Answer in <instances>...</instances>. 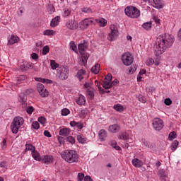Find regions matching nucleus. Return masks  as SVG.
<instances>
[{
	"label": "nucleus",
	"mask_w": 181,
	"mask_h": 181,
	"mask_svg": "<svg viewBox=\"0 0 181 181\" xmlns=\"http://www.w3.org/2000/svg\"><path fill=\"white\" fill-rule=\"evenodd\" d=\"M173 37L169 34H165L159 35L156 42V46L154 48V53L156 56H160L166 52L167 49H169L172 45H173Z\"/></svg>",
	"instance_id": "obj_1"
},
{
	"label": "nucleus",
	"mask_w": 181,
	"mask_h": 181,
	"mask_svg": "<svg viewBox=\"0 0 181 181\" xmlns=\"http://www.w3.org/2000/svg\"><path fill=\"white\" fill-rule=\"evenodd\" d=\"M61 156L68 163H77L79 159L77 151L74 150H66L61 153Z\"/></svg>",
	"instance_id": "obj_2"
},
{
	"label": "nucleus",
	"mask_w": 181,
	"mask_h": 181,
	"mask_svg": "<svg viewBox=\"0 0 181 181\" xmlns=\"http://www.w3.org/2000/svg\"><path fill=\"white\" fill-rule=\"evenodd\" d=\"M87 47H88V43H87L86 41H83V42L79 44L78 46V52L80 54H81V58L79 61V64H81V66H84V64L87 63L88 57H90V54L86 53Z\"/></svg>",
	"instance_id": "obj_3"
},
{
	"label": "nucleus",
	"mask_w": 181,
	"mask_h": 181,
	"mask_svg": "<svg viewBox=\"0 0 181 181\" xmlns=\"http://www.w3.org/2000/svg\"><path fill=\"white\" fill-rule=\"evenodd\" d=\"M24 122L25 120L23 119V117L19 116L14 117L11 125V132L13 134H18L19 129H21V127L23 125Z\"/></svg>",
	"instance_id": "obj_4"
},
{
	"label": "nucleus",
	"mask_w": 181,
	"mask_h": 181,
	"mask_svg": "<svg viewBox=\"0 0 181 181\" xmlns=\"http://www.w3.org/2000/svg\"><path fill=\"white\" fill-rule=\"evenodd\" d=\"M124 13L127 16L132 18V19H136V18L141 16V11L134 6H127L124 9Z\"/></svg>",
	"instance_id": "obj_5"
},
{
	"label": "nucleus",
	"mask_w": 181,
	"mask_h": 181,
	"mask_svg": "<svg viewBox=\"0 0 181 181\" xmlns=\"http://www.w3.org/2000/svg\"><path fill=\"white\" fill-rule=\"evenodd\" d=\"M111 80H112V75L107 74L103 81V88L108 90V88H111L112 86H117V84H118L117 79H115L112 82H111Z\"/></svg>",
	"instance_id": "obj_6"
},
{
	"label": "nucleus",
	"mask_w": 181,
	"mask_h": 181,
	"mask_svg": "<svg viewBox=\"0 0 181 181\" xmlns=\"http://www.w3.org/2000/svg\"><path fill=\"white\" fill-rule=\"evenodd\" d=\"M110 33L107 35V40L110 42H112L118 37V35H119V32L118 31V27L114 24H111L110 25Z\"/></svg>",
	"instance_id": "obj_7"
},
{
	"label": "nucleus",
	"mask_w": 181,
	"mask_h": 181,
	"mask_svg": "<svg viewBox=\"0 0 181 181\" xmlns=\"http://www.w3.org/2000/svg\"><path fill=\"white\" fill-rule=\"evenodd\" d=\"M57 77H58L59 80H67V78H69V68L59 66L57 69Z\"/></svg>",
	"instance_id": "obj_8"
},
{
	"label": "nucleus",
	"mask_w": 181,
	"mask_h": 181,
	"mask_svg": "<svg viewBox=\"0 0 181 181\" xmlns=\"http://www.w3.org/2000/svg\"><path fill=\"white\" fill-rule=\"evenodd\" d=\"M122 60L124 66H131L132 63H134V56L129 52H126L122 54Z\"/></svg>",
	"instance_id": "obj_9"
},
{
	"label": "nucleus",
	"mask_w": 181,
	"mask_h": 181,
	"mask_svg": "<svg viewBox=\"0 0 181 181\" xmlns=\"http://www.w3.org/2000/svg\"><path fill=\"white\" fill-rule=\"evenodd\" d=\"M93 23H94L93 18H85L78 24V29H81V30L87 29V28H88V26Z\"/></svg>",
	"instance_id": "obj_10"
},
{
	"label": "nucleus",
	"mask_w": 181,
	"mask_h": 181,
	"mask_svg": "<svg viewBox=\"0 0 181 181\" xmlns=\"http://www.w3.org/2000/svg\"><path fill=\"white\" fill-rule=\"evenodd\" d=\"M37 90L38 91L40 97L46 98L49 97V91H47V89L45 87V85L38 83L37 85Z\"/></svg>",
	"instance_id": "obj_11"
},
{
	"label": "nucleus",
	"mask_w": 181,
	"mask_h": 181,
	"mask_svg": "<svg viewBox=\"0 0 181 181\" xmlns=\"http://www.w3.org/2000/svg\"><path fill=\"white\" fill-rule=\"evenodd\" d=\"M153 127L156 131H160L163 128V120L159 118H155L153 120Z\"/></svg>",
	"instance_id": "obj_12"
},
{
	"label": "nucleus",
	"mask_w": 181,
	"mask_h": 181,
	"mask_svg": "<svg viewBox=\"0 0 181 181\" xmlns=\"http://www.w3.org/2000/svg\"><path fill=\"white\" fill-rule=\"evenodd\" d=\"M66 28L71 30H74V29H78V23L76 21L71 20L66 22Z\"/></svg>",
	"instance_id": "obj_13"
},
{
	"label": "nucleus",
	"mask_w": 181,
	"mask_h": 181,
	"mask_svg": "<svg viewBox=\"0 0 181 181\" xmlns=\"http://www.w3.org/2000/svg\"><path fill=\"white\" fill-rule=\"evenodd\" d=\"M19 40V37H18L17 35H12L11 37L8 38V45L10 46L12 45H15V43H18Z\"/></svg>",
	"instance_id": "obj_14"
},
{
	"label": "nucleus",
	"mask_w": 181,
	"mask_h": 181,
	"mask_svg": "<svg viewBox=\"0 0 181 181\" xmlns=\"http://www.w3.org/2000/svg\"><path fill=\"white\" fill-rule=\"evenodd\" d=\"M153 3L151 2V5L157 9H162L165 6V4L162 3V0H153Z\"/></svg>",
	"instance_id": "obj_15"
},
{
	"label": "nucleus",
	"mask_w": 181,
	"mask_h": 181,
	"mask_svg": "<svg viewBox=\"0 0 181 181\" xmlns=\"http://www.w3.org/2000/svg\"><path fill=\"white\" fill-rule=\"evenodd\" d=\"M70 132H71V130L65 127L59 129V134L61 136H69V135H70Z\"/></svg>",
	"instance_id": "obj_16"
},
{
	"label": "nucleus",
	"mask_w": 181,
	"mask_h": 181,
	"mask_svg": "<svg viewBox=\"0 0 181 181\" xmlns=\"http://www.w3.org/2000/svg\"><path fill=\"white\" fill-rule=\"evenodd\" d=\"M108 133L105 131V129H100L98 132L99 139L103 142V141H105Z\"/></svg>",
	"instance_id": "obj_17"
},
{
	"label": "nucleus",
	"mask_w": 181,
	"mask_h": 181,
	"mask_svg": "<svg viewBox=\"0 0 181 181\" xmlns=\"http://www.w3.org/2000/svg\"><path fill=\"white\" fill-rule=\"evenodd\" d=\"M120 129L121 128L118 124H112L108 127L109 132H111L112 134H117Z\"/></svg>",
	"instance_id": "obj_18"
},
{
	"label": "nucleus",
	"mask_w": 181,
	"mask_h": 181,
	"mask_svg": "<svg viewBox=\"0 0 181 181\" xmlns=\"http://www.w3.org/2000/svg\"><path fill=\"white\" fill-rule=\"evenodd\" d=\"M132 163L134 168H142L144 166V162L138 158H134Z\"/></svg>",
	"instance_id": "obj_19"
},
{
	"label": "nucleus",
	"mask_w": 181,
	"mask_h": 181,
	"mask_svg": "<svg viewBox=\"0 0 181 181\" xmlns=\"http://www.w3.org/2000/svg\"><path fill=\"white\" fill-rule=\"evenodd\" d=\"M78 105H84L86 104V97L83 95H79L78 98L76 100Z\"/></svg>",
	"instance_id": "obj_20"
},
{
	"label": "nucleus",
	"mask_w": 181,
	"mask_h": 181,
	"mask_svg": "<svg viewBox=\"0 0 181 181\" xmlns=\"http://www.w3.org/2000/svg\"><path fill=\"white\" fill-rule=\"evenodd\" d=\"M59 23L60 16H56L51 21L50 26H52V28H56V26H57V25H59Z\"/></svg>",
	"instance_id": "obj_21"
},
{
	"label": "nucleus",
	"mask_w": 181,
	"mask_h": 181,
	"mask_svg": "<svg viewBox=\"0 0 181 181\" xmlns=\"http://www.w3.org/2000/svg\"><path fill=\"white\" fill-rule=\"evenodd\" d=\"M42 159L45 163H52L53 162V156L50 155L44 156Z\"/></svg>",
	"instance_id": "obj_22"
},
{
	"label": "nucleus",
	"mask_w": 181,
	"mask_h": 181,
	"mask_svg": "<svg viewBox=\"0 0 181 181\" xmlns=\"http://www.w3.org/2000/svg\"><path fill=\"white\" fill-rule=\"evenodd\" d=\"M86 95L89 100L94 99V89L93 88H89L86 90Z\"/></svg>",
	"instance_id": "obj_23"
},
{
	"label": "nucleus",
	"mask_w": 181,
	"mask_h": 181,
	"mask_svg": "<svg viewBox=\"0 0 181 181\" xmlns=\"http://www.w3.org/2000/svg\"><path fill=\"white\" fill-rule=\"evenodd\" d=\"M84 74H86V71L80 69L78 71L76 77L79 80V81H81L84 78Z\"/></svg>",
	"instance_id": "obj_24"
},
{
	"label": "nucleus",
	"mask_w": 181,
	"mask_h": 181,
	"mask_svg": "<svg viewBox=\"0 0 181 181\" xmlns=\"http://www.w3.org/2000/svg\"><path fill=\"white\" fill-rule=\"evenodd\" d=\"M35 81H40L44 84H53V81L50 79H46L42 78H35Z\"/></svg>",
	"instance_id": "obj_25"
},
{
	"label": "nucleus",
	"mask_w": 181,
	"mask_h": 181,
	"mask_svg": "<svg viewBox=\"0 0 181 181\" xmlns=\"http://www.w3.org/2000/svg\"><path fill=\"white\" fill-rule=\"evenodd\" d=\"M43 35L44 36H49V37L54 36V35H56V31L50 29L45 30L43 31Z\"/></svg>",
	"instance_id": "obj_26"
},
{
	"label": "nucleus",
	"mask_w": 181,
	"mask_h": 181,
	"mask_svg": "<svg viewBox=\"0 0 181 181\" xmlns=\"http://www.w3.org/2000/svg\"><path fill=\"white\" fill-rule=\"evenodd\" d=\"M95 21L97 23H99V26H101L102 28L107 26V20L105 18L95 19Z\"/></svg>",
	"instance_id": "obj_27"
},
{
	"label": "nucleus",
	"mask_w": 181,
	"mask_h": 181,
	"mask_svg": "<svg viewBox=\"0 0 181 181\" xmlns=\"http://www.w3.org/2000/svg\"><path fill=\"white\" fill-rule=\"evenodd\" d=\"M118 139L127 141V139H129V134H128V132H122L118 136Z\"/></svg>",
	"instance_id": "obj_28"
},
{
	"label": "nucleus",
	"mask_w": 181,
	"mask_h": 181,
	"mask_svg": "<svg viewBox=\"0 0 181 181\" xmlns=\"http://www.w3.org/2000/svg\"><path fill=\"white\" fill-rule=\"evenodd\" d=\"M158 175L162 180H165L166 177H168V174L166 173V171L163 169L159 170Z\"/></svg>",
	"instance_id": "obj_29"
},
{
	"label": "nucleus",
	"mask_w": 181,
	"mask_h": 181,
	"mask_svg": "<svg viewBox=\"0 0 181 181\" xmlns=\"http://www.w3.org/2000/svg\"><path fill=\"white\" fill-rule=\"evenodd\" d=\"M143 29H145V30H151L152 28V22H146L142 24Z\"/></svg>",
	"instance_id": "obj_30"
},
{
	"label": "nucleus",
	"mask_w": 181,
	"mask_h": 181,
	"mask_svg": "<svg viewBox=\"0 0 181 181\" xmlns=\"http://www.w3.org/2000/svg\"><path fill=\"white\" fill-rule=\"evenodd\" d=\"M77 141L79 144H86V142H87V138H86L83 135L78 134L77 136Z\"/></svg>",
	"instance_id": "obj_31"
},
{
	"label": "nucleus",
	"mask_w": 181,
	"mask_h": 181,
	"mask_svg": "<svg viewBox=\"0 0 181 181\" xmlns=\"http://www.w3.org/2000/svg\"><path fill=\"white\" fill-rule=\"evenodd\" d=\"M155 64V66H159V62H155L153 59L152 58H148L146 59V66H152V64Z\"/></svg>",
	"instance_id": "obj_32"
},
{
	"label": "nucleus",
	"mask_w": 181,
	"mask_h": 181,
	"mask_svg": "<svg viewBox=\"0 0 181 181\" xmlns=\"http://www.w3.org/2000/svg\"><path fill=\"white\" fill-rule=\"evenodd\" d=\"M31 155L33 159H35V160H40V154L39 153V152L34 150L33 152H31Z\"/></svg>",
	"instance_id": "obj_33"
},
{
	"label": "nucleus",
	"mask_w": 181,
	"mask_h": 181,
	"mask_svg": "<svg viewBox=\"0 0 181 181\" xmlns=\"http://www.w3.org/2000/svg\"><path fill=\"white\" fill-rule=\"evenodd\" d=\"M113 108L115 111H118V112H122V111H124V106L121 104L114 105Z\"/></svg>",
	"instance_id": "obj_34"
},
{
	"label": "nucleus",
	"mask_w": 181,
	"mask_h": 181,
	"mask_svg": "<svg viewBox=\"0 0 181 181\" xmlns=\"http://www.w3.org/2000/svg\"><path fill=\"white\" fill-rule=\"evenodd\" d=\"M91 71L94 73V74H98V73H100V64H96L93 66L91 69Z\"/></svg>",
	"instance_id": "obj_35"
},
{
	"label": "nucleus",
	"mask_w": 181,
	"mask_h": 181,
	"mask_svg": "<svg viewBox=\"0 0 181 181\" xmlns=\"http://www.w3.org/2000/svg\"><path fill=\"white\" fill-rule=\"evenodd\" d=\"M110 145L114 148L116 151H121V147L118 146L117 141L115 140L110 141Z\"/></svg>",
	"instance_id": "obj_36"
},
{
	"label": "nucleus",
	"mask_w": 181,
	"mask_h": 181,
	"mask_svg": "<svg viewBox=\"0 0 181 181\" xmlns=\"http://www.w3.org/2000/svg\"><path fill=\"white\" fill-rule=\"evenodd\" d=\"M26 100H27L26 95H24L23 94H21L18 98V100L21 104H25V103H26Z\"/></svg>",
	"instance_id": "obj_37"
},
{
	"label": "nucleus",
	"mask_w": 181,
	"mask_h": 181,
	"mask_svg": "<svg viewBox=\"0 0 181 181\" xmlns=\"http://www.w3.org/2000/svg\"><path fill=\"white\" fill-rule=\"evenodd\" d=\"M35 146H33V145L30 144H25V152L28 151H30L31 152H33V151H35Z\"/></svg>",
	"instance_id": "obj_38"
},
{
	"label": "nucleus",
	"mask_w": 181,
	"mask_h": 181,
	"mask_svg": "<svg viewBox=\"0 0 181 181\" xmlns=\"http://www.w3.org/2000/svg\"><path fill=\"white\" fill-rule=\"evenodd\" d=\"M69 46H70V49H71V50H73V52H74L75 53H77V52H78L77 45H76V43H74V42L71 41L69 43Z\"/></svg>",
	"instance_id": "obj_39"
},
{
	"label": "nucleus",
	"mask_w": 181,
	"mask_h": 181,
	"mask_svg": "<svg viewBox=\"0 0 181 181\" xmlns=\"http://www.w3.org/2000/svg\"><path fill=\"white\" fill-rule=\"evenodd\" d=\"M50 66L52 70H56L57 69H59V64L56 63V61L54 60L50 61Z\"/></svg>",
	"instance_id": "obj_40"
},
{
	"label": "nucleus",
	"mask_w": 181,
	"mask_h": 181,
	"mask_svg": "<svg viewBox=\"0 0 181 181\" xmlns=\"http://www.w3.org/2000/svg\"><path fill=\"white\" fill-rule=\"evenodd\" d=\"M95 84L98 87L100 94H104V93H105V91H104V89L101 88V84H100V82L98 81H95Z\"/></svg>",
	"instance_id": "obj_41"
},
{
	"label": "nucleus",
	"mask_w": 181,
	"mask_h": 181,
	"mask_svg": "<svg viewBox=\"0 0 181 181\" xmlns=\"http://www.w3.org/2000/svg\"><path fill=\"white\" fill-rule=\"evenodd\" d=\"M71 13V11H70V8H64L62 16H64V18H67V16H69Z\"/></svg>",
	"instance_id": "obj_42"
},
{
	"label": "nucleus",
	"mask_w": 181,
	"mask_h": 181,
	"mask_svg": "<svg viewBox=\"0 0 181 181\" xmlns=\"http://www.w3.org/2000/svg\"><path fill=\"white\" fill-rule=\"evenodd\" d=\"M177 146H179V141H177V140H175L172 143V151H176V148H177Z\"/></svg>",
	"instance_id": "obj_43"
},
{
	"label": "nucleus",
	"mask_w": 181,
	"mask_h": 181,
	"mask_svg": "<svg viewBox=\"0 0 181 181\" xmlns=\"http://www.w3.org/2000/svg\"><path fill=\"white\" fill-rule=\"evenodd\" d=\"M32 128H33V129H39V128H40V124H39V122H33Z\"/></svg>",
	"instance_id": "obj_44"
},
{
	"label": "nucleus",
	"mask_w": 181,
	"mask_h": 181,
	"mask_svg": "<svg viewBox=\"0 0 181 181\" xmlns=\"http://www.w3.org/2000/svg\"><path fill=\"white\" fill-rule=\"evenodd\" d=\"M69 114H70V110L67 108H64L62 110V115H63L64 117H67Z\"/></svg>",
	"instance_id": "obj_45"
},
{
	"label": "nucleus",
	"mask_w": 181,
	"mask_h": 181,
	"mask_svg": "<svg viewBox=\"0 0 181 181\" xmlns=\"http://www.w3.org/2000/svg\"><path fill=\"white\" fill-rule=\"evenodd\" d=\"M135 71H136V66L132 65L129 68V74H133V73H135Z\"/></svg>",
	"instance_id": "obj_46"
},
{
	"label": "nucleus",
	"mask_w": 181,
	"mask_h": 181,
	"mask_svg": "<svg viewBox=\"0 0 181 181\" xmlns=\"http://www.w3.org/2000/svg\"><path fill=\"white\" fill-rule=\"evenodd\" d=\"M67 142H69V144H76V139H74V137H73V136H69L67 137L66 139Z\"/></svg>",
	"instance_id": "obj_47"
},
{
	"label": "nucleus",
	"mask_w": 181,
	"mask_h": 181,
	"mask_svg": "<svg viewBox=\"0 0 181 181\" xmlns=\"http://www.w3.org/2000/svg\"><path fill=\"white\" fill-rule=\"evenodd\" d=\"M37 121L41 125H45V124H46V118L45 117H40Z\"/></svg>",
	"instance_id": "obj_48"
},
{
	"label": "nucleus",
	"mask_w": 181,
	"mask_h": 181,
	"mask_svg": "<svg viewBox=\"0 0 181 181\" xmlns=\"http://www.w3.org/2000/svg\"><path fill=\"white\" fill-rule=\"evenodd\" d=\"M168 138H169L170 141H173V139H175V138H176V132H170L168 135Z\"/></svg>",
	"instance_id": "obj_49"
},
{
	"label": "nucleus",
	"mask_w": 181,
	"mask_h": 181,
	"mask_svg": "<svg viewBox=\"0 0 181 181\" xmlns=\"http://www.w3.org/2000/svg\"><path fill=\"white\" fill-rule=\"evenodd\" d=\"M138 100L139 101H140V103H142L143 104H145V103H146V98H145V97H144V95H139L138 96Z\"/></svg>",
	"instance_id": "obj_50"
},
{
	"label": "nucleus",
	"mask_w": 181,
	"mask_h": 181,
	"mask_svg": "<svg viewBox=\"0 0 181 181\" xmlns=\"http://www.w3.org/2000/svg\"><path fill=\"white\" fill-rule=\"evenodd\" d=\"M82 12L84 13H91L93 12V10L88 7H84L82 8Z\"/></svg>",
	"instance_id": "obj_51"
},
{
	"label": "nucleus",
	"mask_w": 181,
	"mask_h": 181,
	"mask_svg": "<svg viewBox=\"0 0 181 181\" xmlns=\"http://www.w3.org/2000/svg\"><path fill=\"white\" fill-rule=\"evenodd\" d=\"M1 149H6V139H4L2 142L1 143Z\"/></svg>",
	"instance_id": "obj_52"
},
{
	"label": "nucleus",
	"mask_w": 181,
	"mask_h": 181,
	"mask_svg": "<svg viewBox=\"0 0 181 181\" xmlns=\"http://www.w3.org/2000/svg\"><path fill=\"white\" fill-rule=\"evenodd\" d=\"M49 52V46L46 45L42 49V54L46 55Z\"/></svg>",
	"instance_id": "obj_53"
},
{
	"label": "nucleus",
	"mask_w": 181,
	"mask_h": 181,
	"mask_svg": "<svg viewBox=\"0 0 181 181\" xmlns=\"http://www.w3.org/2000/svg\"><path fill=\"white\" fill-rule=\"evenodd\" d=\"M47 11H48L50 15H52V13H53V12H54V7L53 6H49L47 8Z\"/></svg>",
	"instance_id": "obj_54"
},
{
	"label": "nucleus",
	"mask_w": 181,
	"mask_h": 181,
	"mask_svg": "<svg viewBox=\"0 0 181 181\" xmlns=\"http://www.w3.org/2000/svg\"><path fill=\"white\" fill-rule=\"evenodd\" d=\"M84 174L80 173L78 174V181H83V180L84 179Z\"/></svg>",
	"instance_id": "obj_55"
},
{
	"label": "nucleus",
	"mask_w": 181,
	"mask_h": 181,
	"mask_svg": "<svg viewBox=\"0 0 181 181\" xmlns=\"http://www.w3.org/2000/svg\"><path fill=\"white\" fill-rule=\"evenodd\" d=\"M164 104H165V105H170V104H172V100H170V98L165 99Z\"/></svg>",
	"instance_id": "obj_56"
},
{
	"label": "nucleus",
	"mask_w": 181,
	"mask_h": 181,
	"mask_svg": "<svg viewBox=\"0 0 181 181\" xmlns=\"http://www.w3.org/2000/svg\"><path fill=\"white\" fill-rule=\"evenodd\" d=\"M34 110H35V108H33V107L30 106V107H27L26 111H27L28 114H32V112H33Z\"/></svg>",
	"instance_id": "obj_57"
},
{
	"label": "nucleus",
	"mask_w": 181,
	"mask_h": 181,
	"mask_svg": "<svg viewBox=\"0 0 181 181\" xmlns=\"http://www.w3.org/2000/svg\"><path fill=\"white\" fill-rule=\"evenodd\" d=\"M31 57L33 60H37V59H39V55H37V54L33 52L31 54Z\"/></svg>",
	"instance_id": "obj_58"
},
{
	"label": "nucleus",
	"mask_w": 181,
	"mask_h": 181,
	"mask_svg": "<svg viewBox=\"0 0 181 181\" xmlns=\"http://www.w3.org/2000/svg\"><path fill=\"white\" fill-rule=\"evenodd\" d=\"M44 135L45 136H47V138H52V134L47 130L44 131Z\"/></svg>",
	"instance_id": "obj_59"
},
{
	"label": "nucleus",
	"mask_w": 181,
	"mask_h": 181,
	"mask_svg": "<svg viewBox=\"0 0 181 181\" xmlns=\"http://www.w3.org/2000/svg\"><path fill=\"white\" fill-rule=\"evenodd\" d=\"M76 128H78V129H83V123L80 122H76Z\"/></svg>",
	"instance_id": "obj_60"
},
{
	"label": "nucleus",
	"mask_w": 181,
	"mask_h": 181,
	"mask_svg": "<svg viewBox=\"0 0 181 181\" xmlns=\"http://www.w3.org/2000/svg\"><path fill=\"white\" fill-rule=\"evenodd\" d=\"M0 168H2V169H6V163L5 161H3L0 163Z\"/></svg>",
	"instance_id": "obj_61"
},
{
	"label": "nucleus",
	"mask_w": 181,
	"mask_h": 181,
	"mask_svg": "<svg viewBox=\"0 0 181 181\" xmlns=\"http://www.w3.org/2000/svg\"><path fill=\"white\" fill-rule=\"evenodd\" d=\"M36 47H37V50H39V49H40L42 47V41H38L36 43Z\"/></svg>",
	"instance_id": "obj_62"
},
{
	"label": "nucleus",
	"mask_w": 181,
	"mask_h": 181,
	"mask_svg": "<svg viewBox=\"0 0 181 181\" xmlns=\"http://www.w3.org/2000/svg\"><path fill=\"white\" fill-rule=\"evenodd\" d=\"M84 181H93V180L91 179V177L86 175V177H84L83 178Z\"/></svg>",
	"instance_id": "obj_63"
},
{
	"label": "nucleus",
	"mask_w": 181,
	"mask_h": 181,
	"mask_svg": "<svg viewBox=\"0 0 181 181\" xmlns=\"http://www.w3.org/2000/svg\"><path fill=\"white\" fill-rule=\"evenodd\" d=\"M177 37L180 40H181V28L179 30L177 33Z\"/></svg>",
	"instance_id": "obj_64"
}]
</instances>
